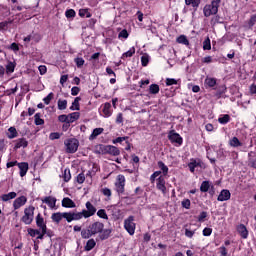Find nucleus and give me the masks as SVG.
<instances>
[{
	"label": "nucleus",
	"instance_id": "nucleus-1",
	"mask_svg": "<svg viewBox=\"0 0 256 256\" xmlns=\"http://www.w3.org/2000/svg\"><path fill=\"white\" fill-rule=\"evenodd\" d=\"M95 235H98L100 241H106V239L111 237V229H105L103 222H93L87 229H82L81 231L82 239H91V237H95Z\"/></svg>",
	"mask_w": 256,
	"mask_h": 256
},
{
	"label": "nucleus",
	"instance_id": "nucleus-2",
	"mask_svg": "<svg viewBox=\"0 0 256 256\" xmlns=\"http://www.w3.org/2000/svg\"><path fill=\"white\" fill-rule=\"evenodd\" d=\"M95 155H112V157H119L121 150L117 146L98 144L94 148Z\"/></svg>",
	"mask_w": 256,
	"mask_h": 256
},
{
	"label": "nucleus",
	"instance_id": "nucleus-3",
	"mask_svg": "<svg viewBox=\"0 0 256 256\" xmlns=\"http://www.w3.org/2000/svg\"><path fill=\"white\" fill-rule=\"evenodd\" d=\"M86 210L83 209L81 212H74V217L76 221H81L84 219H89V217H93L97 213V208L93 205V203L87 201L85 204Z\"/></svg>",
	"mask_w": 256,
	"mask_h": 256
},
{
	"label": "nucleus",
	"instance_id": "nucleus-4",
	"mask_svg": "<svg viewBox=\"0 0 256 256\" xmlns=\"http://www.w3.org/2000/svg\"><path fill=\"white\" fill-rule=\"evenodd\" d=\"M63 219H65L67 223L76 221L75 212H55L51 215V220L57 225H59Z\"/></svg>",
	"mask_w": 256,
	"mask_h": 256
},
{
	"label": "nucleus",
	"instance_id": "nucleus-5",
	"mask_svg": "<svg viewBox=\"0 0 256 256\" xmlns=\"http://www.w3.org/2000/svg\"><path fill=\"white\" fill-rule=\"evenodd\" d=\"M35 219V206L30 205L24 209V215L21 217L20 221L24 225H31Z\"/></svg>",
	"mask_w": 256,
	"mask_h": 256
},
{
	"label": "nucleus",
	"instance_id": "nucleus-6",
	"mask_svg": "<svg viewBox=\"0 0 256 256\" xmlns=\"http://www.w3.org/2000/svg\"><path fill=\"white\" fill-rule=\"evenodd\" d=\"M64 145L66 147V153H77V149H79V140H77V138H68L64 141Z\"/></svg>",
	"mask_w": 256,
	"mask_h": 256
},
{
	"label": "nucleus",
	"instance_id": "nucleus-7",
	"mask_svg": "<svg viewBox=\"0 0 256 256\" xmlns=\"http://www.w3.org/2000/svg\"><path fill=\"white\" fill-rule=\"evenodd\" d=\"M135 216H129L124 220V229L129 233V235H135V229L137 224H135Z\"/></svg>",
	"mask_w": 256,
	"mask_h": 256
},
{
	"label": "nucleus",
	"instance_id": "nucleus-8",
	"mask_svg": "<svg viewBox=\"0 0 256 256\" xmlns=\"http://www.w3.org/2000/svg\"><path fill=\"white\" fill-rule=\"evenodd\" d=\"M203 12L205 17H211V15H217V13H219V4H215L214 2H211V4H207L204 7Z\"/></svg>",
	"mask_w": 256,
	"mask_h": 256
},
{
	"label": "nucleus",
	"instance_id": "nucleus-9",
	"mask_svg": "<svg viewBox=\"0 0 256 256\" xmlns=\"http://www.w3.org/2000/svg\"><path fill=\"white\" fill-rule=\"evenodd\" d=\"M168 139L171 143H176L179 146L183 145V137H181L179 133L175 132V130H171L168 133Z\"/></svg>",
	"mask_w": 256,
	"mask_h": 256
},
{
	"label": "nucleus",
	"instance_id": "nucleus-10",
	"mask_svg": "<svg viewBox=\"0 0 256 256\" xmlns=\"http://www.w3.org/2000/svg\"><path fill=\"white\" fill-rule=\"evenodd\" d=\"M116 185V191L119 195H123L125 193V176L118 175Z\"/></svg>",
	"mask_w": 256,
	"mask_h": 256
},
{
	"label": "nucleus",
	"instance_id": "nucleus-11",
	"mask_svg": "<svg viewBox=\"0 0 256 256\" xmlns=\"http://www.w3.org/2000/svg\"><path fill=\"white\" fill-rule=\"evenodd\" d=\"M14 150L17 151V149H27L29 147V141H27V138H18L14 141Z\"/></svg>",
	"mask_w": 256,
	"mask_h": 256
},
{
	"label": "nucleus",
	"instance_id": "nucleus-12",
	"mask_svg": "<svg viewBox=\"0 0 256 256\" xmlns=\"http://www.w3.org/2000/svg\"><path fill=\"white\" fill-rule=\"evenodd\" d=\"M165 176H160L159 178L156 179V189L158 191H161L165 195L167 193V186H165Z\"/></svg>",
	"mask_w": 256,
	"mask_h": 256
},
{
	"label": "nucleus",
	"instance_id": "nucleus-13",
	"mask_svg": "<svg viewBox=\"0 0 256 256\" xmlns=\"http://www.w3.org/2000/svg\"><path fill=\"white\" fill-rule=\"evenodd\" d=\"M26 203H27V197L26 196H20V197H18L14 200L13 208H14L15 211H17V209H21V207L26 205Z\"/></svg>",
	"mask_w": 256,
	"mask_h": 256
},
{
	"label": "nucleus",
	"instance_id": "nucleus-14",
	"mask_svg": "<svg viewBox=\"0 0 256 256\" xmlns=\"http://www.w3.org/2000/svg\"><path fill=\"white\" fill-rule=\"evenodd\" d=\"M188 167L190 169V173H195V169H197V167L203 168V162L201 160L197 161V159L192 158L188 164Z\"/></svg>",
	"mask_w": 256,
	"mask_h": 256
},
{
	"label": "nucleus",
	"instance_id": "nucleus-15",
	"mask_svg": "<svg viewBox=\"0 0 256 256\" xmlns=\"http://www.w3.org/2000/svg\"><path fill=\"white\" fill-rule=\"evenodd\" d=\"M204 85L206 89H215L217 87V78L206 77L204 80Z\"/></svg>",
	"mask_w": 256,
	"mask_h": 256
},
{
	"label": "nucleus",
	"instance_id": "nucleus-16",
	"mask_svg": "<svg viewBox=\"0 0 256 256\" xmlns=\"http://www.w3.org/2000/svg\"><path fill=\"white\" fill-rule=\"evenodd\" d=\"M213 90L216 91L215 97H217V99H221V97H223V95L227 93V86H225V84H222L216 86L215 88H213Z\"/></svg>",
	"mask_w": 256,
	"mask_h": 256
},
{
	"label": "nucleus",
	"instance_id": "nucleus-17",
	"mask_svg": "<svg viewBox=\"0 0 256 256\" xmlns=\"http://www.w3.org/2000/svg\"><path fill=\"white\" fill-rule=\"evenodd\" d=\"M36 227L38 229H47V222H45V218H43V215L41 213H38L36 218Z\"/></svg>",
	"mask_w": 256,
	"mask_h": 256
},
{
	"label": "nucleus",
	"instance_id": "nucleus-18",
	"mask_svg": "<svg viewBox=\"0 0 256 256\" xmlns=\"http://www.w3.org/2000/svg\"><path fill=\"white\" fill-rule=\"evenodd\" d=\"M231 199V192L228 189L221 190L220 194L217 197V201H229Z\"/></svg>",
	"mask_w": 256,
	"mask_h": 256
},
{
	"label": "nucleus",
	"instance_id": "nucleus-19",
	"mask_svg": "<svg viewBox=\"0 0 256 256\" xmlns=\"http://www.w3.org/2000/svg\"><path fill=\"white\" fill-rule=\"evenodd\" d=\"M18 169L20 170V177H25L27 175V171H29V163L27 162H18Z\"/></svg>",
	"mask_w": 256,
	"mask_h": 256
},
{
	"label": "nucleus",
	"instance_id": "nucleus-20",
	"mask_svg": "<svg viewBox=\"0 0 256 256\" xmlns=\"http://www.w3.org/2000/svg\"><path fill=\"white\" fill-rule=\"evenodd\" d=\"M62 207H65V209H75L77 207V204L71 198L65 197L62 199Z\"/></svg>",
	"mask_w": 256,
	"mask_h": 256
},
{
	"label": "nucleus",
	"instance_id": "nucleus-21",
	"mask_svg": "<svg viewBox=\"0 0 256 256\" xmlns=\"http://www.w3.org/2000/svg\"><path fill=\"white\" fill-rule=\"evenodd\" d=\"M42 203H46L50 209H54L55 205H57V198L46 196L44 199H42Z\"/></svg>",
	"mask_w": 256,
	"mask_h": 256
},
{
	"label": "nucleus",
	"instance_id": "nucleus-22",
	"mask_svg": "<svg viewBox=\"0 0 256 256\" xmlns=\"http://www.w3.org/2000/svg\"><path fill=\"white\" fill-rule=\"evenodd\" d=\"M237 231L239 235L242 237V239H247V237H249V231L247 230L245 224H239L237 226Z\"/></svg>",
	"mask_w": 256,
	"mask_h": 256
},
{
	"label": "nucleus",
	"instance_id": "nucleus-23",
	"mask_svg": "<svg viewBox=\"0 0 256 256\" xmlns=\"http://www.w3.org/2000/svg\"><path fill=\"white\" fill-rule=\"evenodd\" d=\"M6 75H11L12 73H15V67H17V62L15 61H8L6 64Z\"/></svg>",
	"mask_w": 256,
	"mask_h": 256
},
{
	"label": "nucleus",
	"instance_id": "nucleus-24",
	"mask_svg": "<svg viewBox=\"0 0 256 256\" xmlns=\"http://www.w3.org/2000/svg\"><path fill=\"white\" fill-rule=\"evenodd\" d=\"M102 113L104 117H111V115H113V110H111V103L109 102L104 103L102 108Z\"/></svg>",
	"mask_w": 256,
	"mask_h": 256
},
{
	"label": "nucleus",
	"instance_id": "nucleus-25",
	"mask_svg": "<svg viewBox=\"0 0 256 256\" xmlns=\"http://www.w3.org/2000/svg\"><path fill=\"white\" fill-rule=\"evenodd\" d=\"M185 5L191 6L194 11H197L199 5H201V0H185Z\"/></svg>",
	"mask_w": 256,
	"mask_h": 256
},
{
	"label": "nucleus",
	"instance_id": "nucleus-26",
	"mask_svg": "<svg viewBox=\"0 0 256 256\" xmlns=\"http://www.w3.org/2000/svg\"><path fill=\"white\" fill-rule=\"evenodd\" d=\"M103 131H105V129L95 128L89 136V141H94V139H97V137H99V135H101Z\"/></svg>",
	"mask_w": 256,
	"mask_h": 256
},
{
	"label": "nucleus",
	"instance_id": "nucleus-27",
	"mask_svg": "<svg viewBox=\"0 0 256 256\" xmlns=\"http://www.w3.org/2000/svg\"><path fill=\"white\" fill-rule=\"evenodd\" d=\"M213 185H211V182L209 180H205L200 185V191L201 193H207L209 192V189H211Z\"/></svg>",
	"mask_w": 256,
	"mask_h": 256
},
{
	"label": "nucleus",
	"instance_id": "nucleus-28",
	"mask_svg": "<svg viewBox=\"0 0 256 256\" xmlns=\"http://www.w3.org/2000/svg\"><path fill=\"white\" fill-rule=\"evenodd\" d=\"M97 245V242H95V239L91 238L86 242V245L84 246L85 251H93L95 249V246Z\"/></svg>",
	"mask_w": 256,
	"mask_h": 256
},
{
	"label": "nucleus",
	"instance_id": "nucleus-29",
	"mask_svg": "<svg viewBox=\"0 0 256 256\" xmlns=\"http://www.w3.org/2000/svg\"><path fill=\"white\" fill-rule=\"evenodd\" d=\"M158 167L162 171L161 172L163 174L162 177H167L169 173V167H167V165H165L163 161H158Z\"/></svg>",
	"mask_w": 256,
	"mask_h": 256
},
{
	"label": "nucleus",
	"instance_id": "nucleus-30",
	"mask_svg": "<svg viewBox=\"0 0 256 256\" xmlns=\"http://www.w3.org/2000/svg\"><path fill=\"white\" fill-rule=\"evenodd\" d=\"M68 116V123H75L81 117V113L79 112H72L67 115Z\"/></svg>",
	"mask_w": 256,
	"mask_h": 256
},
{
	"label": "nucleus",
	"instance_id": "nucleus-31",
	"mask_svg": "<svg viewBox=\"0 0 256 256\" xmlns=\"http://www.w3.org/2000/svg\"><path fill=\"white\" fill-rule=\"evenodd\" d=\"M7 137L8 139H15V137H19V132H17V128L10 127L8 129Z\"/></svg>",
	"mask_w": 256,
	"mask_h": 256
},
{
	"label": "nucleus",
	"instance_id": "nucleus-32",
	"mask_svg": "<svg viewBox=\"0 0 256 256\" xmlns=\"http://www.w3.org/2000/svg\"><path fill=\"white\" fill-rule=\"evenodd\" d=\"M231 121V116L229 114H224L221 117L218 118V123L220 125H227Z\"/></svg>",
	"mask_w": 256,
	"mask_h": 256
},
{
	"label": "nucleus",
	"instance_id": "nucleus-33",
	"mask_svg": "<svg viewBox=\"0 0 256 256\" xmlns=\"http://www.w3.org/2000/svg\"><path fill=\"white\" fill-rule=\"evenodd\" d=\"M79 101H81V97H76L70 106L71 111H79L81 109L79 105Z\"/></svg>",
	"mask_w": 256,
	"mask_h": 256
},
{
	"label": "nucleus",
	"instance_id": "nucleus-34",
	"mask_svg": "<svg viewBox=\"0 0 256 256\" xmlns=\"http://www.w3.org/2000/svg\"><path fill=\"white\" fill-rule=\"evenodd\" d=\"M15 197H17V193L16 192H10L8 194L1 195V199L4 202L11 201V199H15Z\"/></svg>",
	"mask_w": 256,
	"mask_h": 256
},
{
	"label": "nucleus",
	"instance_id": "nucleus-35",
	"mask_svg": "<svg viewBox=\"0 0 256 256\" xmlns=\"http://www.w3.org/2000/svg\"><path fill=\"white\" fill-rule=\"evenodd\" d=\"M177 43H180V45H186V47H189V39H187V36L185 35H180L176 39Z\"/></svg>",
	"mask_w": 256,
	"mask_h": 256
},
{
	"label": "nucleus",
	"instance_id": "nucleus-36",
	"mask_svg": "<svg viewBox=\"0 0 256 256\" xmlns=\"http://www.w3.org/2000/svg\"><path fill=\"white\" fill-rule=\"evenodd\" d=\"M160 91L159 85L158 84H151L149 86V93L150 95H157Z\"/></svg>",
	"mask_w": 256,
	"mask_h": 256
},
{
	"label": "nucleus",
	"instance_id": "nucleus-37",
	"mask_svg": "<svg viewBox=\"0 0 256 256\" xmlns=\"http://www.w3.org/2000/svg\"><path fill=\"white\" fill-rule=\"evenodd\" d=\"M229 143L231 147H243V143H241V141H239V138L235 136L230 140Z\"/></svg>",
	"mask_w": 256,
	"mask_h": 256
},
{
	"label": "nucleus",
	"instance_id": "nucleus-38",
	"mask_svg": "<svg viewBox=\"0 0 256 256\" xmlns=\"http://www.w3.org/2000/svg\"><path fill=\"white\" fill-rule=\"evenodd\" d=\"M34 123L35 125H45V120L41 118V113H36L34 115Z\"/></svg>",
	"mask_w": 256,
	"mask_h": 256
},
{
	"label": "nucleus",
	"instance_id": "nucleus-39",
	"mask_svg": "<svg viewBox=\"0 0 256 256\" xmlns=\"http://www.w3.org/2000/svg\"><path fill=\"white\" fill-rule=\"evenodd\" d=\"M13 21H2L0 22V31L5 32L9 29V25H11Z\"/></svg>",
	"mask_w": 256,
	"mask_h": 256
},
{
	"label": "nucleus",
	"instance_id": "nucleus-40",
	"mask_svg": "<svg viewBox=\"0 0 256 256\" xmlns=\"http://www.w3.org/2000/svg\"><path fill=\"white\" fill-rule=\"evenodd\" d=\"M63 179L65 183H69L71 181V170L69 168H66L63 172Z\"/></svg>",
	"mask_w": 256,
	"mask_h": 256
},
{
	"label": "nucleus",
	"instance_id": "nucleus-41",
	"mask_svg": "<svg viewBox=\"0 0 256 256\" xmlns=\"http://www.w3.org/2000/svg\"><path fill=\"white\" fill-rule=\"evenodd\" d=\"M79 16L80 17H86V19H90L92 17L91 12H89V9H80L79 10Z\"/></svg>",
	"mask_w": 256,
	"mask_h": 256
},
{
	"label": "nucleus",
	"instance_id": "nucleus-42",
	"mask_svg": "<svg viewBox=\"0 0 256 256\" xmlns=\"http://www.w3.org/2000/svg\"><path fill=\"white\" fill-rule=\"evenodd\" d=\"M133 55H135V47H131L127 52H124L121 59H127V57H133Z\"/></svg>",
	"mask_w": 256,
	"mask_h": 256
},
{
	"label": "nucleus",
	"instance_id": "nucleus-43",
	"mask_svg": "<svg viewBox=\"0 0 256 256\" xmlns=\"http://www.w3.org/2000/svg\"><path fill=\"white\" fill-rule=\"evenodd\" d=\"M74 63L76 64V67H78V69H81V67L85 65V59L77 57L74 59Z\"/></svg>",
	"mask_w": 256,
	"mask_h": 256
},
{
	"label": "nucleus",
	"instance_id": "nucleus-44",
	"mask_svg": "<svg viewBox=\"0 0 256 256\" xmlns=\"http://www.w3.org/2000/svg\"><path fill=\"white\" fill-rule=\"evenodd\" d=\"M58 109L59 111H65L67 109V100H58Z\"/></svg>",
	"mask_w": 256,
	"mask_h": 256
},
{
	"label": "nucleus",
	"instance_id": "nucleus-45",
	"mask_svg": "<svg viewBox=\"0 0 256 256\" xmlns=\"http://www.w3.org/2000/svg\"><path fill=\"white\" fill-rule=\"evenodd\" d=\"M203 49L204 51H211V39L209 37L203 41Z\"/></svg>",
	"mask_w": 256,
	"mask_h": 256
},
{
	"label": "nucleus",
	"instance_id": "nucleus-46",
	"mask_svg": "<svg viewBox=\"0 0 256 256\" xmlns=\"http://www.w3.org/2000/svg\"><path fill=\"white\" fill-rule=\"evenodd\" d=\"M27 233L30 237H38L39 236V229L28 228Z\"/></svg>",
	"mask_w": 256,
	"mask_h": 256
},
{
	"label": "nucleus",
	"instance_id": "nucleus-47",
	"mask_svg": "<svg viewBox=\"0 0 256 256\" xmlns=\"http://www.w3.org/2000/svg\"><path fill=\"white\" fill-rule=\"evenodd\" d=\"M97 216L100 218V219H109V216H107V211H105V209H100L97 211Z\"/></svg>",
	"mask_w": 256,
	"mask_h": 256
},
{
	"label": "nucleus",
	"instance_id": "nucleus-48",
	"mask_svg": "<svg viewBox=\"0 0 256 256\" xmlns=\"http://www.w3.org/2000/svg\"><path fill=\"white\" fill-rule=\"evenodd\" d=\"M55 97V94H53V92H50L44 99V103L45 105H49L51 103V101H53V98Z\"/></svg>",
	"mask_w": 256,
	"mask_h": 256
},
{
	"label": "nucleus",
	"instance_id": "nucleus-49",
	"mask_svg": "<svg viewBox=\"0 0 256 256\" xmlns=\"http://www.w3.org/2000/svg\"><path fill=\"white\" fill-rule=\"evenodd\" d=\"M7 151V140L0 139V153H5Z\"/></svg>",
	"mask_w": 256,
	"mask_h": 256
},
{
	"label": "nucleus",
	"instance_id": "nucleus-50",
	"mask_svg": "<svg viewBox=\"0 0 256 256\" xmlns=\"http://www.w3.org/2000/svg\"><path fill=\"white\" fill-rule=\"evenodd\" d=\"M141 65L142 67H147V65H149V55L144 54L141 56Z\"/></svg>",
	"mask_w": 256,
	"mask_h": 256
},
{
	"label": "nucleus",
	"instance_id": "nucleus-51",
	"mask_svg": "<svg viewBox=\"0 0 256 256\" xmlns=\"http://www.w3.org/2000/svg\"><path fill=\"white\" fill-rule=\"evenodd\" d=\"M77 15V13L73 9H68L65 12V16L67 19H73Z\"/></svg>",
	"mask_w": 256,
	"mask_h": 256
},
{
	"label": "nucleus",
	"instance_id": "nucleus-52",
	"mask_svg": "<svg viewBox=\"0 0 256 256\" xmlns=\"http://www.w3.org/2000/svg\"><path fill=\"white\" fill-rule=\"evenodd\" d=\"M129 38V32H127V29H123L118 34V39H128Z\"/></svg>",
	"mask_w": 256,
	"mask_h": 256
},
{
	"label": "nucleus",
	"instance_id": "nucleus-53",
	"mask_svg": "<svg viewBox=\"0 0 256 256\" xmlns=\"http://www.w3.org/2000/svg\"><path fill=\"white\" fill-rule=\"evenodd\" d=\"M255 23H256V14H253L249 21H248V27L249 29H253V27L255 26Z\"/></svg>",
	"mask_w": 256,
	"mask_h": 256
},
{
	"label": "nucleus",
	"instance_id": "nucleus-54",
	"mask_svg": "<svg viewBox=\"0 0 256 256\" xmlns=\"http://www.w3.org/2000/svg\"><path fill=\"white\" fill-rule=\"evenodd\" d=\"M76 181L77 183H79V185H83V183H85V173H80L77 175L76 177Z\"/></svg>",
	"mask_w": 256,
	"mask_h": 256
},
{
	"label": "nucleus",
	"instance_id": "nucleus-55",
	"mask_svg": "<svg viewBox=\"0 0 256 256\" xmlns=\"http://www.w3.org/2000/svg\"><path fill=\"white\" fill-rule=\"evenodd\" d=\"M46 233H47V228H39V234L36 237V239H40V240L44 239Z\"/></svg>",
	"mask_w": 256,
	"mask_h": 256
},
{
	"label": "nucleus",
	"instance_id": "nucleus-56",
	"mask_svg": "<svg viewBox=\"0 0 256 256\" xmlns=\"http://www.w3.org/2000/svg\"><path fill=\"white\" fill-rule=\"evenodd\" d=\"M41 39H43L41 34L32 32V41H34V43H39Z\"/></svg>",
	"mask_w": 256,
	"mask_h": 256
},
{
	"label": "nucleus",
	"instance_id": "nucleus-57",
	"mask_svg": "<svg viewBox=\"0 0 256 256\" xmlns=\"http://www.w3.org/2000/svg\"><path fill=\"white\" fill-rule=\"evenodd\" d=\"M213 233V228L206 227L202 231V235L204 237H211V234Z\"/></svg>",
	"mask_w": 256,
	"mask_h": 256
},
{
	"label": "nucleus",
	"instance_id": "nucleus-58",
	"mask_svg": "<svg viewBox=\"0 0 256 256\" xmlns=\"http://www.w3.org/2000/svg\"><path fill=\"white\" fill-rule=\"evenodd\" d=\"M181 205L184 209H191V200L189 199H184L182 202H181Z\"/></svg>",
	"mask_w": 256,
	"mask_h": 256
},
{
	"label": "nucleus",
	"instance_id": "nucleus-59",
	"mask_svg": "<svg viewBox=\"0 0 256 256\" xmlns=\"http://www.w3.org/2000/svg\"><path fill=\"white\" fill-rule=\"evenodd\" d=\"M49 139L51 141H55V139H61V134L59 132H52L49 135Z\"/></svg>",
	"mask_w": 256,
	"mask_h": 256
},
{
	"label": "nucleus",
	"instance_id": "nucleus-60",
	"mask_svg": "<svg viewBox=\"0 0 256 256\" xmlns=\"http://www.w3.org/2000/svg\"><path fill=\"white\" fill-rule=\"evenodd\" d=\"M93 175H97V172L101 171V167L97 163L92 164V169H91Z\"/></svg>",
	"mask_w": 256,
	"mask_h": 256
},
{
	"label": "nucleus",
	"instance_id": "nucleus-61",
	"mask_svg": "<svg viewBox=\"0 0 256 256\" xmlns=\"http://www.w3.org/2000/svg\"><path fill=\"white\" fill-rule=\"evenodd\" d=\"M166 85L167 87H171V85H177V80L175 78H167Z\"/></svg>",
	"mask_w": 256,
	"mask_h": 256
},
{
	"label": "nucleus",
	"instance_id": "nucleus-62",
	"mask_svg": "<svg viewBox=\"0 0 256 256\" xmlns=\"http://www.w3.org/2000/svg\"><path fill=\"white\" fill-rule=\"evenodd\" d=\"M58 121H59L60 123H67V122H69V118H68L67 115L62 114V115H59V116H58Z\"/></svg>",
	"mask_w": 256,
	"mask_h": 256
},
{
	"label": "nucleus",
	"instance_id": "nucleus-63",
	"mask_svg": "<svg viewBox=\"0 0 256 256\" xmlns=\"http://www.w3.org/2000/svg\"><path fill=\"white\" fill-rule=\"evenodd\" d=\"M205 219H207V212L202 211L200 213V215L198 216V221H199V223H203V221H205Z\"/></svg>",
	"mask_w": 256,
	"mask_h": 256
},
{
	"label": "nucleus",
	"instance_id": "nucleus-64",
	"mask_svg": "<svg viewBox=\"0 0 256 256\" xmlns=\"http://www.w3.org/2000/svg\"><path fill=\"white\" fill-rule=\"evenodd\" d=\"M81 92V88L74 86L71 89V95H73V97L79 95V93Z\"/></svg>",
	"mask_w": 256,
	"mask_h": 256
}]
</instances>
